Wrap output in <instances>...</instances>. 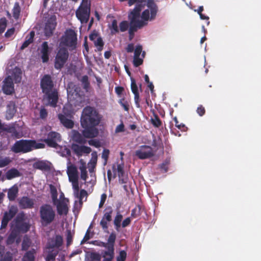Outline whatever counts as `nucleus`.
Wrapping results in <instances>:
<instances>
[{
    "instance_id": "680f3d73",
    "label": "nucleus",
    "mask_w": 261,
    "mask_h": 261,
    "mask_svg": "<svg viewBox=\"0 0 261 261\" xmlns=\"http://www.w3.org/2000/svg\"><path fill=\"white\" fill-rule=\"evenodd\" d=\"M33 41L31 40L30 39L28 38V36H27L26 40L23 43L22 45L20 47V49L23 50L26 47H27L31 43H32Z\"/></svg>"
},
{
    "instance_id": "f03ea898",
    "label": "nucleus",
    "mask_w": 261,
    "mask_h": 261,
    "mask_svg": "<svg viewBox=\"0 0 261 261\" xmlns=\"http://www.w3.org/2000/svg\"><path fill=\"white\" fill-rule=\"evenodd\" d=\"M98 113L91 107L87 106L83 110L81 117V124L84 128L82 133L87 138H93L98 135V130L96 127L99 123Z\"/></svg>"
},
{
    "instance_id": "c9c22d12",
    "label": "nucleus",
    "mask_w": 261,
    "mask_h": 261,
    "mask_svg": "<svg viewBox=\"0 0 261 261\" xmlns=\"http://www.w3.org/2000/svg\"><path fill=\"white\" fill-rule=\"evenodd\" d=\"M170 164V159H166V160L161 165H160V169L164 172H167L168 170V166Z\"/></svg>"
},
{
    "instance_id": "7c9ffc66",
    "label": "nucleus",
    "mask_w": 261,
    "mask_h": 261,
    "mask_svg": "<svg viewBox=\"0 0 261 261\" xmlns=\"http://www.w3.org/2000/svg\"><path fill=\"white\" fill-rule=\"evenodd\" d=\"M150 122L155 127H159L162 124V121L159 116L154 112L153 113V117H151L150 119Z\"/></svg>"
},
{
    "instance_id": "052dcab7",
    "label": "nucleus",
    "mask_w": 261,
    "mask_h": 261,
    "mask_svg": "<svg viewBox=\"0 0 261 261\" xmlns=\"http://www.w3.org/2000/svg\"><path fill=\"white\" fill-rule=\"evenodd\" d=\"M16 233L13 232H12L8 237V239L7 240V243L9 244H12L14 242V241L16 239Z\"/></svg>"
},
{
    "instance_id": "393cba45",
    "label": "nucleus",
    "mask_w": 261,
    "mask_h": 261,
    "mask_svg": "<svg viewBox=\"0 0 261 261\" xmlns=\"http://www.w3.org/2000/svg\"><path fill=\"white\" fill-rule=\"evenodd\" d=\"M20 172L16 168H13L9 170L6 173V177L8 180H11L15 177L21 176Z\"/></svg>"
},
{
    "instance_id": "4d7b16f0",
    "label": "nucleus",
    "mask_w": 261,
    "mask_h": 261,
    "mask_svg": "<svg viewBox=\"0 0 261 261\" xmlns=\"http://www.w3.org/2000/svg\"><path fill=\"white\" fill-rule=\"evenodd\" d=\"M30 246V242L29 240L24 239L21 244V249L23 251H27Z\"/></svg>"
},
{
    "instance_id": "9b49d317",
    "label": "nucleus",
    "mask_w": 261,
    "mask_h": 261,
    "mask_svg": "<svg viewBox=\"0 0 261 261\" xmlns=\"http://www.w3.org/2000/svg\"><path fill=\"white\" fill-rule=\"evenodd\" d=\"M17 212L18 208L17 206L12 205L9 207L8 212L4 213L1 222V229L5 228L7 227L8 222L16 215Z\"/></svg>"
},
{
    "instance_id": "c03bdc74",
    "label": "nucleus",
    "mask_w": 261,
    "mask_h": 261,
    "mask_svg": "<svg viewBox=\"0 0 261 261\" xmlns=\"http://www.w3.org/2000/svg\"><path fill=\"white\" fill-rule=\"evenodd\" d=\"M81 82L83 84L84 89L87 90L89 88L90 83L89 82V78L87 75H85L82 77L81 79Z\"/></svg>"
},
{
    "instance_id": "09e8293b",
    "label": "nucleus",
    "mask_w": 261,
    "mask_h": 261,
    "mask_svg": "<svg viewBox=\"0 0 261 261\" xmlns=\"http://www.w3.org/2000/svg\"><path fill=\"white\" fill-rule=\"evenodd\" d=\"M75 195L77 198H79L80 199V202L81 203H82V200L83 198L84 197H87L88 196V193H87V192L85 190L82 189V190H81L80 193H79V192H78V195Z\"/></svg>"
},
{
    "instance_id": "79ce46f5",
    "label": "nucleus",
    "mask_w": 261,
    "mask_h": 261,
    "mask_svg": "<svg viewBox=\"0 0 261 261\" xmlns=\"http://www.w3.org/2000/svg\"><path fill=\"white\" fill-rule=\"evenodd\" d=\"M173 119L175 122V125L177 128L181 131H186L187 130V128L185 125L182 123H179L176 117H174Z\"/></svg>"
},
{
    "instance_id": "2eb2a0df",
    "label": "nucleus",
    "mask_w": 261,
    "mask_h": 261,
    "mask_svg": "<svg viewBox=\"0 0 261 261\" xmlns=\"http://www.w3.org/2000/svg\"><path fill=\"white\" fill-rule=\"evenodd\" d=\"M71 149L74 153L78 156H82L84 154H89L91 152L90 147L86 146H80L76 144H73Z\"/></svg>"
},
{
    "instance_id": "a18cd8bd",
    "label": "nucleus",
    "mask_w": 261,
    "mask_h": 261,
    "mask_svg": "<svg viewBox=\"0 0 261 261\" xmlns=\"http://www.w3.org/2000/svg\"><path fill=\"white\" fill-rule=\"evenodd\" d=\"M129 27V23L127 21L123 20L119 24V29L121 32H124L127 30Z\"/></svg>"
},
{
    "instance_id": "37998d69",
    "label": "nucleus",
    "mask_w": 261,
    "mask_h": 261,
    "mask_svg": "<svg viewBox=\"0 0 261 261\" xmlns=\"http://www.w3.org/2000/svg\"><path fill=\"white\" fill-rule=\"evenodd\" d=\"M67 173L68 175L78 174L76 167L73 165L68 166Z\"/></svg>"
},
{
    "instance_id": "e2e57ef3",
    "label": "nucleus",
    "mask_w": 261,
    "mask_h": 261,
    "mask_svg": "<svg viewBox=\"0 0 261 261\" xmlns=\"http://www.w3.org/2000/svg\"><path fill=\"white\" fill-rule=\"evenodd\" d=\"M72 188L73 189L74 194L78 195V192H79V190H80L79 182L76 181V182H72Z\"/></svg>"
},
{
    "instance_id": "4468645a",
    "label": "nucleus",
    "mask_w": 261,
    "mask_h": 261,
    "mask_svg": "<svg viewBox=\"0 0 261 261\" xmlns=\"http://www.w3.org/2000/svg\"><path fill=\"white\" fill-rule=\"evenodd\" d=\"M56 25L57 22L56 18L53 17L49 18L47 20L44 27V35L48 37L52 36Z\"/></svg>"
},
{
    "instance_id": "f8f14e48",
    "label": "nucleus",
    "mask_w": 261,
    "mask_h": 261,
    "mask_svg": "<svg viewBox=\"0 0 261 261\" xmlns=\"http://www.w3.org/2000/svg\"><path fill=\"white\" fill-rule=\"evenodd\" d=\"M113 213V209L112 206H108L104 211L103 216L100 222V225L103 230L106 231L108 229V222L112 221V215Z\"/></svg>"
},
{
    "instance_id": "13d9d810",
    "label": "nucleus",
    "mask_w": 261,
    "mask_h": 261,
    "mask_svg": "<svg viewBox=\"0 0 261 261\" xmlns=\"http://www.w3.org/2000/svg\"><path fill=\"white\" fill-rule=\"evenodd\" d=\"M18 228L21 231L26 232L29 230L30 226L27 223H22L18 226Z\"/></svg>"
},
{
    "instance_id": "dca6fc26",
    "label": "nucleus",
    "mask_w": 261,
    "mask_h": 261,
    "mask_svg": "<svg viewBox=\"0 0 261 261\" xmlns=\"http://www.w3.org/2000/svg\"><path fill=\"white\" fill-rule=\"evenodd\" d=\"M2 89L7 95H10L14 91V84L11 76H8L4 81Z\"/></svg>"
},
{
    "instance_id": "774afa93",
    "label": "nucleus",
    "mask_w": 261,
    "mask_h": 261,
    "mask_svg": "<svg viewBox=\"0 0 261 261\" xmlns=\"http://www.w3.org/2000/svg\"><path fill=\"white\" fill-rule=\"evenodd\" d=\"M15 30L14 28H12L11 29H8L5 33V36L6 38H9L11 37L14 34Z\"/></svg>"
},
{
    "instance_id": "e433bc0d",
    "label": "nucleus",
    "mask_w": 261,
    "mask_h": 261,
    "mask_svg": "<svg viewBox=\"0 0 261 261\" xmlns=\"http://www.w3.org/2000/svg\"><path fill=\"white\" fill-rule=\"evenodd\" d=\"M95 46L97 47V50L101 51L103 49L104 42L101 37H99L94 42Z\"/></svg>"
},
{
    "instance_id": "72a5a7b5",
    "label": "nucleus",
    "mask_w": 261,
    "mask_h": 261,
    "mask_svg": "<svg viewBox=\"0 0 261 261\" xmlns=\"http://www.w3.org/2000/svg\"><path fill=\"white\" fill-rule=\"evenodd\" d=\"M2 130L11 134L13 136H16L17 134L16 129L14 126H4L3 125V128H2Z\"/></svg>"
},
{
    "instance_id": "c85d7f7f",
    "label": "nucleus",
    "mask_w": 261,
    "mask_h": 261,
    "mask_svg": "<svg viewBox=\"0 0 261 261\" xmlns=\"http://www.w3.org/2000/svg\"><path fill=\"white\" fill-rule=\"evenodd\" d=\"M123 218L122 215L120 213V211H118L116 213V215L115 216L114 219V225L115 226V229L118 231L119 228L121 227V221Z\"/></svg>"
},
{
    "instance_id": "0e129e2a",
    "label": "nucleus",
    "mask_w": 261,
    "mask_h": 261,
    "mask_svg": "<svg viewBox=\"0 0 261 261\" xmlns=\"http://www.w3.org/2000/svg\"><path fill=\"white\" fill-rule=\"evenodd\" d=\"M197 113L200 116H202L205 113V108L202 106L200 105L197 109Z\"/></svg>"
},
{
    "instance_id": "aec40b11",
    "label": "nucleus",
    "mask_w": 261,
    "mask_h": 261,
    "mask_svg": "<svg viewBox=\"0 0 261 261\" xmlns=\"http://www.w3.org/2000/svg\"><path fill=\"white\" fill-rule=\"evenodd\" d=\"M65 111V109H64L63 111L64 114H58V118L64 127L67 128H72L74 126V122L72 120L67 118V116L65 115L66 113Z\"/></svg>"
},
{
    "instance_id": "c756f323",
    "label": "nucleus",
    "mask_w": 261,
    "mask_h": 261,
    "mask_svg": "<svg viewBox=\"0 0 261 261\" xmlns=\"http://www.w3.org/2000/svg\"><path fill=\"white\" fill-rule=\"evenodd\" d=\"M12 11L14 18L15 20H18L21 12V7L18 2H15L14 3Z\"/></svg>"
},
{
    "instance_id": "473e14b6",
    "label": "nucleus",
    "mask_w": 261,
    "mask_h": 261,
    "mask_svg": "<svg viewBox=\"0 0 261 261\" xmlns=\"http://www.w3.org/2000/svg\"><path fill=\"white\" fill-rule=\"evenodd\" d=\"M109 28L110 30L111 35H115L119 32L117 25V21L116 19L112 20L111 24L109 25Z\"/></svg>"
},
{
    "instance_id": "0eeeda50",
    "label": "nucleus",
    "mask_w": 261,
    "mask_h": 261,
    "mask_svg": "<svg viewBox=\"0 0 261 261\" xmlns=\"http://www.w3.org/2000/svg\"><path fill=\"white\" fill-rule=\"evenodd\" d=\"M69 57V53L65 47H60L55 56L54 67L58 70L61 69L67 61Z\"/></svg>"
},
{
    "instance_id": "864d4df0",
    "label": "nucleus",
    "mask_w": 261,
    "mask_h": 261,
    "mask_svg": "<svg viewBox=\"0 0 261 261\" xmlns=\"http://www.w3.org/2000/svg\"><path fill=\"white\" fill-rule=\"evenodd\" d=\"M119 102L125 111L128 112L129 111V105L127 101L125 100L124 99H122L120 100Z\"/></svg>"
},
{
    "instance_id": "f257e3e1",
    "label": "nucleus",
    "mask_w": 261,
    "mask_h": 261,
    "mask_svg": "<svg viewBox=\"0 0 261 261\" xmlns=\"http://www.w3.org/2000/svg\"><path fill=\"white\" fill-rule=\"evenodd\" d=\"M135 5L134 8L128 13L130 21L128 31L136 32L147 24V21H152L156 18L159 8L155 0H128V5Z\"/></svg>"
},
{
    "instance_id": "a19ab883",
    "label": "nucleus",
    "mask_w": 261,
    "mask_h": 261,
    "mask_svg": "<svg viewBox=\"0 0 261 261\" xmlns=\"http://www.w3.org/2000/svg\"><path fill=\"white\" fill-rule=\"evenodd\" d=\"M141 206L140 205H137L134 209L132 210L131 213V216L133 218H137L139 216L141 213Z\"/></svg>"
},
{
    "instance_id": "cd10ccee",
    "label": "nucleus",
    "mask_w": 261,
    "mask_h": 261,
    "mask_svg": "<svg viewBox=\"0 0 261 261\" xmlns=\"http://www.w3.org/2000/svg\"><path fill=\"white\" fill-rule=\"evenodd\" d=\"M33 167L35 169L47 171L49 169V166L44 161H40L34 163Z\"/></svg>"
},
{
    "instance_id": "4c0bfd02",
    "label": "nucleus",
    "mask_w": 261,
    "mask_h": 261,
    "mask_svg": "<svg viewBox=\"0 0 261 261\" xmlns=\"http://www.w3.org/2000/svg\"><path fill=\"white\" fill-rule=\"evenodd\" d=\"M50 192L54 202L57 200L58 192L56 188L53 185H49Z\"/></svg>"
},
{
    "instance_id": "ddd939ff",
    "label": "nucleus",
    "mask_w": 261,
    "mask_h": 261,
    "mask_svg": "<svg viewBox=\"0 0 261 261\" xmlns=\"http://www.w3.org/2000/svg\"><path fill=\"white\" fill-rule=\"evenodd\" d=\"M44 94V98H45L48 102V103L46 105H49L53 108L56 107L59 99L58 92L57 90L54 89L47 93Z\"/></svg>"
},
{
    "instance_id": "b1692460",
    "label": "nucleus",
    "mask_w": 261,
    "mask_h": 261,
    "mask_svg": "<svg viewBox=\"0 0 261 261\" xmlns=\"http://www.w3.org/2000/svg\"><path fill=\"white\" fill-rule=\"evenodd\" d=\"M57 210L59 215H66L68 212L67 204L64 201H59L57 205Z\"/></svg>"
},
{
    "instance_id": "338daca9",
    "label": "nucleus",
    "mask_w": 261,
    "mask_h": 261,
    "mask_svg": "<svg viewBox=\"0 0 261 261\" xmlns=\"http://www.w3.org/2000/svg\"><path fill=\"white\" fill-rule=\"evenodd\" d=\"M130 223H131L130 218L129 217H127V218H125L122 221V223L121 224V226H122L123 228H125V227L128 226V225H129Z\"/></svg>"
},
{
    "instance_id": "1a4fd4ad",
    "label": "nucleus",
    "mask_w": 261,
    "mask_h": 261,
    "mask_svg": "<svg viewBox=\"0 0 261 261\" xmlns=\"http://www.w3.org/2000/svg\"><path fill=\"white\" fill-rule=\"evenodd\" d=\"M155 152L152 148L148 145H142L135 151V155L141 160L149 159L153 157Z\"/></svg>"
},
{
    "instance_id": "603ef678",
    "label": "nucleus",
    "mask_w": 261,
    "mask_h": 261,
    "mask_svg": "<svg viewBox=\"0 0 261 261\" xmlns=\"http://www.w3.org/2000/svg\"><path fill=\"white\" fill-rule=\"evenodd\" d=\"M109 153H110V151L109 149H103L101 157L105 160L104 165H106L107 163L108 158H109Z\"/></svg>"
},
{
    "instance_id": "bf43d9fd",
    "label": "nucleus",
    "mask_w": 261,
    "mask_h": 261,
    "mask_svg": "<svg viewBox=\"0 0 261 261\" xmlns=\"http://www.w3.org/2000/svg\"><path fill=\"white\" fill-rule=\"evenodd\" d=\"M57 253L49 252L47 255L45 260L46 261H55Z\"/></svg>"
},
{
    "instance_id": "3c124183",
    "label": "nucleus",
    "mask_w": 261,
    "mask_h": 261,
    "mask_svg": "<svg viewBox=\"0 0 261 261\" xmlns=\"http://www.w3.org/2000/svg\"><path fill=\"white\" fill-rule=\"evenodd\" d=\"M127 254L125 251L121 250L120 251L119 255L117 257V261H125L126 258Z\"/></svg>"
},
{
    "instance_id": "5fc2aeb1",
    "label": "nucleus",
    "mask_w": 261,
    "mask_h": 261,
    "mask_svg": "<svg viewBox=\"0 0 261 261\" xmlns=\"http://www.w3.org/2000/svg\"><path fill=\"white\" fill-rule=\"evenodd\" d=\"M143 60L140 57H134L133 64L136 67H139L143 64Z\"/></svg>"
},
{
    "instance_id": "5701e85b",
    "label": "nucleus",
    "mask_w": 261,
    "mask_h": 261,
    "mask_svg": "<svg viewBox=\"0 0 261 261\" xmlns=\"http://www.w3.org/2000/svg\"><path fill=\"white\" fill-rule=\"evenodd\" d=\"M18 188L16 185L11 187L8 191V198L10 201H14L18 193Z\"/></svg>"
},
{
    "instance_id": "6ab92c4d",
    "label": "nucleus",
    "mask_w": 261,
    "mask_h": 261,
    "mask_svg": "<svg viewBox=\"0 0 261 261\" xmlns=\"http://www.w3.org/2000/svg\"><path fill=\"white\" fill-rule=\"evenodd\" d=\"M41 54V59L43 63H46L49 60V56L50 53L48 42L46 41L43 42L41 45V48L40 50Z\"/></svg>"
},
{
    "instance_id": "2f4dec72",
    "label": "nucleus",
    "mask_w": 261,
    "mask_h": 261,
    "mask_svg": "<svg viewBox=\"0 0 261 261\" xmlns=\"http://www.w3.org/2000/svg\"><path fill=\"white\" fill-rule=\"evenodd\" d=\"M12 162V160L10 157H4L0 155V168H3L9 165Z\"/></svg>"
},
{
    "instance_id": "8fccbe9b",
    "label": "nucleus",
    "mask_w": 261,
    "mask_h": 261,
    "mask_svg": "<svg viewBox=\"0 0 261 261\" xmlns=\"http://www.w3.org/2000/svg\"><path fill=\"white\" fill-rule=\"evenodd\" d=\"M48 115L47 111L44 107L42 106L40 109L39 116L42 119H45Z\"/></svg>"
},
{
    "instance_id": "39448f33",
    "label": "nucleus",
    "mask_w": 261,
    "mask_h": 261,
    "mask_svg": "<svg viewBox=\"0 0 261 261\" xmlns=\"http://www.w3.org/2000/svg\"><path fill=\"white\" fill-rule=\"evenodd\" d=\"M77 41V34L71 29H67L61 38V43L71 50L76 49Z\"/></svg>"
},
{
    "instance_id": "ea45409f",
    "label": "nucleus",
    "mask_w": 261,
    "mask_h": 261,
    "mask_svg": "<svg viewBox=\"0 0 261 261\" xmlns=\"http://www.w3.org/2000/svg\"><path fill=\"white\" fill-rule=\"evenodd\" d=\"M47 138L53 140H55L57 142L60 141L61 140L60 135L59 133L55 132H49L48 134Z\"/></svg>"
},
{
    "instance_id": "f3484780",
    "label": "nucleus",
    "mask_w": 261,
    "mask_h": 261,
    "mask_svg": "<svg viewBox=\"0 0 261 261\" xmlns=\"http://www.w3.org/2000/svg\"><path fill=\"white\" fill-rule=\"evenodd\" d=\"M18 204L21 209H30L34 207V201L28 196H23L19 199Z\"/></svg>"
},
{
    "instance_id": "49530a36",
    "label": "nucleus",
    "mask_w": 261,
    "mask_h": 261,
    "mask_svg": "<svg viewBox=\"0 0 261 261\" xmlns=\"http://www.w3.org/2000/svg\"><path fill=\"white\" fill-rule=\"evenodd\" d=\"M43 141L46 143L48 146L53 148H57L58 146V144L57 141L55 140H53L49 139H45Z\"/></svg>"
},
{
    "instance_id": "423d86ee",
    "label": "nucleus",
    "mask_w": 261,
    "mask_h": 261,
    "mask_svg": "<svg viewBox=\"0 0 261 261\" xmlns=\"http://www.w3.org/2000/svg\"><path fill=\"white\" fill-rule=\"evenodd\" d=\"M116 239V235L115 232H112L110 234L107 243L101 242L99 244V246L107 249V250L103 251L101 252L102 256L103 258L114 256V246Z\"/></svg>"
},
{
    "instance_id": "6e6d98bb",
    "label": "nucleus",
    "mask_w": 261,
    "mask_h": 261,
    "mask_svg": "<svg viewBox=\"0 0 261 261\" xmlns=\"http://www.w3.org/2000/svg\"><path fill=\"white\" fill-rule=\"evenodd\" d=\"M142 51V46L141 45H137L134 50V57H140Z\"/></svg>"
},
{
    "instance_id": "a878e982",
    "label": "nucleus",
    "mask_w": 261,
    "mask_h": 261,
    "mask_svg": "<svg viewBox=\"0 0 261 261\" xmlns=\"http://www.w3.org/2000/svg\"><path fill=\"white\" fill-rule=\"evenodd\" d=\"M36 250L32 249L27 251L23 255L21 261H35Z\"/></svg>"
},
{
    "instance_id": "4be33fe9",
    "label": "nucleus",
    "mask_w": 261,
    "mask_h": 261,
    "mask_svg": "<svg viewBox=\"0 0 261 261\" xmlns=\"http://www.w3.org/2000/svg\"><path fill=\"white\" fill-rule=\"evenodd\" d=\"M22 71L20 68L15 67L12 70L11 78L14 80L15 83H18L21 80Z\"/></svg>"
},
{
    "instance_id": "a211bd4d",
    "label": "nucleus",
    "mask_w": 261,
    "mask_h": 261,
    "mask_svg": "<svg viewBox=\"0 0 261 261\" xmlns=\"http://www.w3.org/2000/svg\"><path fill=\"white\" fill-rule=\"evenodd\" d=\"M131 90L133 94H134V100L135 105L137 108H140V96L139 92L138 91V88L136 84V81L134 79H131V85H130Z\"/></svg>"
},
{
    "instance_id": "20e7f679",
    "label": "nucleus",
    "mask_w": 261,
    "mask_h": 261,
    "mask_svg": "<svg viewBox=\"0 0 261 261\" xmlns=\"http://www.w3.org/2000/svg\"><path fill=\"white\" fill-rule=\"evenodd\" d=\"M91 2L89 0H82L75 12V15L81 23H87L90 18Z\"/></svg>"
},
{
    "instance_id": "69168bd1",
    "label": "nucleus",
    "mask_w": 261,
    "mask_h": 261,
    "mask_svg": "<svg viewBox=\"0 0 261 261\" xmlns=\"http://www.w3.org/2000/svg\"><path fill=\"white\" fill-rule=\"evenodd\" d=\"M119 178V182L120 184H125L127 182L128 178L127 176H125L124 174H120L118 175Z\"/></svg>"
},
{
    "instance_id": "9d476101",
    "label": "nucleus",
    "mask_w": 261,
    "mask_h": 261,
    "mask_svg": "<svg viewBox=\"0 0 261 261\" xmlns=\"http://www.w3.org/2000/svg\"><path fill=\"white\" fill-rule=\"evenodd\" d=\"M40 87L43 93H47L54 88V83L52 77L49 74H45L41 79Z\"/></svg>"
},
{
    "instance_id": "6e6552de",
    "label": "nucleus",
    "mask_w": 261,
    "mask_h": 261,
    "mask_svg": "<svg viewBox=\"0 0 261 261\" xmlns=\"http://www.w3.org/2000/svg\"><path fill=\"white\" fill-rule=\"evenodd\" d=\"M31 140L21 139L16 141L11 147V150L15 153H27L32 151Z\"/></svg>"
},
{
    "instance_id": "58836bf2",
    "label": "nucleus",
    "mask_w": 261,
    "mask_h": 261,
    "mask_svg": "<svg viewBox=\"0 0 261 261\" xmlns=\"http://www.w3.org/2000/svg\"><path fill=\"white\" fill-rule=\"evenodd\" d=\"M81 171V177L84 180H86L87 178V171L85 165L84 164H82L79 168Z\"/></svg>"
},
{
    "instance_id": "412c9836",
    "label": "nucleus",
    "mask_w": 261,
    "mask_h": 261,
    "mask_svg": "<svg viewBox=\"0 0 261 261\" xmlns=\"http://www.w3.org/2000/svg\"><path fill=\"white\" fill-rule=\"evenodd\" d=\"M63 238L60 235H56L55 238H52L48 241L47 248L53 249L59 248L62 245Z\"/></svg>"
},
{
    "instance_id": "bb28decb",
    "label": "nucleus",
    "mask_w": 261,
    "mask_h": 261,
    "mask_svg": "<svg viewBox=\"0 0 261 261\" xmlns=\"http://www.w3.org/2000/svg\"><path fill=\"white\" fill-rule=\"evenodd\" d=\"M86 138L84 136L83 133L80 134L78 131H74L73 135V140L74 141L81 144H84L86 143Z\"/></svg>"
},
{
    "instance_id": "de8ad7c7",
    "label": "nucleus",
    "mask_w": 261,
    "mask_h": 261,
    "mask_svg": "<svg viewBox=\"0 0 261 261\" xmlns=\"http://www.w3.org/2000/svg\"><path fill=\"white\" fill-rule=\"evenodd\" d=\"M12 260L13 255L10 251H7L1 258V261H12Z\"/></svg>"
},
{
    "instance_id": "7ed1b4c3",
    "label": "nucleus",
    "mask_w": 261,
    "mask_h": 261,
    "mask_svg": "<svg viewBox=\"0 0 261 261\" xmlns=\"http://www.w3.org/2000/svg\"><path fill=\"white\" fill-rule=\"evenodd\" d=\"M39 216L41 225L47 226L55 220L56 213L51 205L44 204L40 207Z\"/></svg>"
},
{
    "instance_id": "f704fd0d",
    "label": "nucleus",
    "mask_w": 261,
    "mask_h": 261,
    "mask_svg": "<svg viewBox=\"0 0 261 261\" xmlns=\"http://www.w3.org/2000/svg\"><path fill=\"white\" fill-rule=\"evenodd\" d=\"M32 151L34 149L44 148L45 145L43 143L37 142L35 140H31Z\"/></svg>"
}]
</instances>
